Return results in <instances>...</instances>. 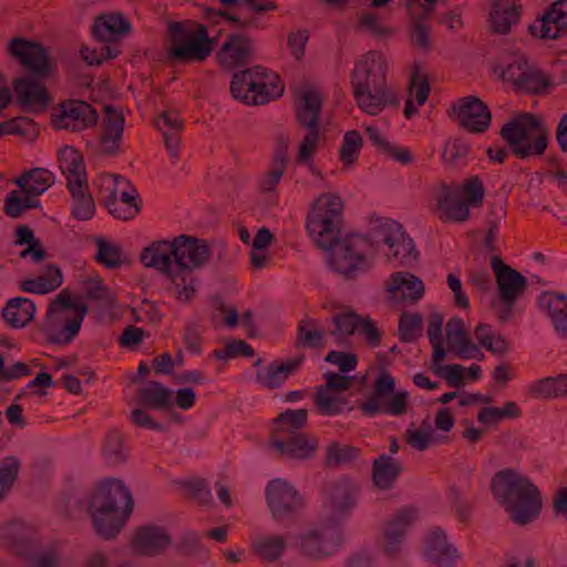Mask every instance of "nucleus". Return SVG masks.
<instances>
[{
    "mask_svg": "<svg viewBox=\"0 0 567 567\" xmlns=\"http://www.w3.org/2000/svg\"><path fill=\"white\" fill-rule=\"evenodd\" d=\"M343 206L338 194H321L308 213L306 227L316 245L329 251L331 270L344 279H353L371 269L374 252L367 237L351 235L339 239Z\"/></svg>",
    "mask_w": 567,
    "mask_h": 567,
    "instance_id": "obj_1",
    "label": "nucleus"
},
{
    "mask_svg": "<svg viewBox=\"0 0 567 567\" xmlns=\"http://www.w3.org/2000/svg\"><path fill=\"white\" fill-rule=\"evenodd\" d=\"M131 491L122 481L110 478L101 483L87 502L95 533L104 539L115 538L133 509Z\"/></svg>",
    "mask_w": 567,
    "mask_h": 567,
    "instance_id": "obj_2",
    "label": "nucleus"
},
{
    "mask_svg": "<svg viewBox=\"0 0 567 567\" xmlns=\"http://www.w3.org/2000/svg\"><path fill=\"white\" fill-rule=\"evenodd\" d=\"M491 489L515 524L526 525L538 517L542 495L529 477L513 468L502 470L493 476Z\"/></svg>",
    "mask_w": 567,
    "mask_h": 567,
    "instance_id": "obj_3",
    "label": "nucleus"
},
{
    "mask_svg": "<svg viewBox=\"0 0 567 567\" xmlns=\"http://www.w3.org/2000/svg\"><path fill=\"white\" fill-rule=\"evenodd\" d=\"M89 307L72 300L70 292L63 289L50 303L43 320L42 330L49 342L65 346L78 336Z\"/></svg>",
    "mask_w": 567,
    "mask_h": 567,
    "instance_id": "obj_4",
    "label": "nucleus"
},
{
    "mask_svg": "<svg viewBox=\"0 0 567 567\" xmlns=\"http://www.w3.org/2000/svg\"><path fill=\"white\" fill-rule=\"evenodd\" d=\"M499 134L519 158L542 155L548 144V130L532 113L516 115L503 125Z\"/></svg>",
    "mask_w": 567,
    "mask_h": 567,
    "instance_id": "obj_5",
    "label": "nucleus"
},
{
    "mask_svg": "<svg viewBox=\"0 0 567 567\" xmlns=\"http://www.w3.org/2000/svg\"><path fill=\"white\" fill-rule=\"evenodd\" d=\"M59 167L66 177V187L71 193L72 216L78 220H89L94 216L95 203L89 192L83 156L72 146L59 152Z\"/></svg>",
    "mask_w": 567,
    "mask_h": 567,
    "instance_id": "obj_6",
    "label": "nucleus"
},
{
    "mask_svg": "<svg viewBox=\"0 0 567 567\" xmlns=\"http://www.w3.org/2000/svg\"><path fill=\"white\" fill-rule=\"evenodd\" d=\"M175 262L183 284L178 288V300L189 301L197 289V279L194 271L205 267L212 256V250L205 239L189 235H179L173 238Z\"/></svg>",
    "mask_w": 567,
    "mask_h": 567,
    "instance_id": "obj_7",
    "label": "nucleus"
},
{
    "mask_svg": "<svg viewBox=\"0 0 567 567\" xmlns=\"http://www.w3.org/2000/svg\"><path fill=\"white\" fill-rule=\"evenodd\" d=\"M491 268L495 275L497 300L492 303L497 319L505 323L513 316V309L527 289V279L516 269L506 265L499 256H493Z\"/></svg>",
    "mask_w": 567,
    "mask_h": 567,
    "instance_id": "obj_8",
    "label": "nucleus"
},
{
    "mask_svg": "<svg viewBox=\"0 0 567 567\" xmlns=\"http://www.w3.org/2000/svg\"><path fill=\"white\" fill-rule=\"evenodd\" d=\"M268 75L261 66H255L236 72L230 82V92L234 99L246 104H265L270 99L278 97L284 86L268 82Z\"/></svg>",
    "mask_w": 567,
    "mask_h": 567,
    "instance_id": "obj_9",
    "label": "nucleus"
},
{
    "mask_svg": "<svg viewBox=\"0 0 567 567\" xmlns=\"http://www.w3.org/2000/svg\"><path fill=\"white\" fill-rule=\"evenodd\" d=\"M171 35L169 58L179 62L204 61L214 50V40L207 28L198 24L195 32L187 33L182 22L168 24Z\"/></svg>",
    "mask_w": 567,
    "mask_h": 567,
    "instance_id": "obj_10",
    "label": "nucleus"
},
{
    "mask_svg": "<svg viewBox=\"0 0 567 567\" xmlns=\"http://www.w3.org/2000/svg\"><path fill=\"white\" fill-rule=\"evenodd\" d=\"M395 380L383 371L374 382V391L371 396L359 405L360 411L367 416H375L379 413L400 416L406 413L409 393L401 391L394 393Z\"/></svg>",
    "mask_w": 567,
    "mask_h": 567,
    "instance_id": "obj_11",
    "label": "nucleus"
},
{
    "mask_svg": "<svg viewBox=\"0 0 567 567\" xmlns=\"http://www.w3.org/2000/svg\"><path fill=\"white\" fill-rule=\"evenodd\" d=\"M102 181L109 190L104 204L110 214L122 220L134 218L141 210V199L131 182L118 174H105Z\"/></svg>",
    "mask_w": 567,
    "mask_h": 567,
    "instance_id": "obj_12",
    "label": "nucleus"
},
{
    "mask_svg": "<svg viewBox=\"0 0 567 567\" xmlns=\"http://www.w3.org/2000/svg\"><path fill=\"white\" fill-rule=\"evenodd\" d=\"M372 231L377 240L383 241L389 247L388 258L396 260L403 267L415 264L419 252L401 224L392 219H378Z\"/></svg>",
    "mask_w": 567,
    "mask_h": 567,
    "instance_id": "obj_13",
    "label": "nucleus"
},
{
    "mask_svg": "<svg viewBox=\"0 0 567 567\" xmlns=\"http://www.w3.org/2000/svg\"><path fill=\"white\" fill-rule=\"evenodd\" d=\"M266 503L272 518L286 522L293 518L305 506L302 495L284 478H274L265 489Z\"/></svg>",
    "mask_w": 567,
    "mask_h": 567,
    "instance_id": "obj_14",
    "label": "nucleus"
},
{
    "mask_svg": "<svg viewBox=\"0 0 567 567\" xmlns=\"http://www.w3.org/2000/svg\"><path fill=\"white\" fill-rule=\"evenodd\" d=\"M140 260L144 267L155 269L167 277L175 286L176 297L178 298V288L183 284V277H179L175 262L173 239L153 241L142 250Z\"/></svg>",
    "mask_w": 567,
    "mask_h": 567,
    "instance_id": "obj_15",
    "label": "nucleus"
},
{
    "mask_svg": "<svg viewBox=\"0 0 567 567\" xmlns=\"http://www.w3.org/2000/svg\"><path fill=\"white\" fill-rule=\"evenodd\" d=\"M357 497L358 487L351 481L342 478L331 484L323 503L327 522L339 526L357 506Z\"/></svg>",
    "mask_w": 567,
    "mask_h": 567,
    "instance_id": "obj_16",
    "label": "nucleus"
},
{
    "mask_svg": "<svg viewBox=\"0 0 567 567\" xmlns=\"http://www.w3.org/2000/svg\"><path fill=\"white\" fill-rule=\"evenodd\" d=\"M342 543L339 526L327 523L300 536V550L303 555L321 559L334 554Z\"/></svg>",
    "mask_w": 567,
    "mask_h": 567,
    "instance_id": "obj_17",
    "label": "nucleus"
},
{
    "mask_svg": "<svg viewBox=\"0 0 567 567\" xmlns=\"http://www.w3.org/2000/svg\"><path fill=\"white\" fill-rule=\"evenodd\" d=\"M433 213L443 223H464L470 218V207L464 202L461 189L441 183L433 192Z\"/></svg>",
    "mask_w": 567,
    "mask_h": 567,
    "instance_id": "obj_18",
    "label": "nucleus"
},
{
    "mask_svg": "<svg viewBox=\"0 0 567 567\" xmlns=\"http://www.w3.org/2000/svg\"><path fill=\"white\" fill-rule=\"evenodd\" d=\"M452 110L457 117L458 125L470 133L482 134L491 126L489 109L475 95L458 99L453 103Z\"/></svg>",
    "mask_w": 567,
    "mask_h": 567,
    "instance_id": "obj_19",
    "label": "nucleus"
},
{
    "mask_svg": "<svg viewBox=\"0 0 567 567\" xmlns=\"http://www.w3.org/2000/svg\"><path fill=\"white\" fill-rule=\"evenodd\" d=\"M386 71L385 56L381 52L369 51L354 63L351 71V87L389 85Z\"/></svg>",
    "mask_w": 567,
    "mask_h": 567,
    "instance_id": "obj_20",
    "label": "nucleus"
},
{
    "mask_svg": "<svg viewBox=\"0 0 567 567\" xmlns=\"http://www.w3.org/2000/svg\"><path fill=\"white\" fill-rule=\"evenodd\" d=\"M8 51L33 75L43 78L50 73L49 54L40 43L24 38H13Z\"/></svg>",
    "mask_w": 567,
    "mask_h": 567,
    "instance_id": "obj_21",
    "label": "nucleus"
},
{
    "mask_svg": "<svg viewBox=\"0 0 567 567\" xmlns=\"http://www.w3.org/2000/svg\"><path fill=\"white\" fill-rule=\"evenodd\" d=\"M358 107L365 114L377 116L385 109L398 107L400 96L390 85L352 87Z\"/></svg>",
    "mask_w": 567,
    "mask_h": 567,
    "instance_id": "obj_22",
    "label": "nucleus"
},
{
    "mask_svg": "<svg viewBox=\"0 0 567 567\" xmlns=\"http://www.w3.org/2000/svg\"><path fill=\"white\" fill-rule=\"evenodd\" d=\"M416 517L414 507H403L384 524L382 550L386 556L395 557L401 551L406 530Z\"/></svg>",
    "mask_w": 567,
    "mask_h": 567,
    "instance_id": "obj_23",
    "label": "nucleus"
},
{
    "mask_svg": "<svg viewBox=\"0 0 567 567\" xmlns=\"http://www.w3.org/2000/svg\"><path fill=\"white\" fill-rule=\"evenodd\" d=\"M105 118L99 137V152L105 156H115L120 153L123 140L125 117L122 111L113 105H104Z\"/></svg>",
    "mask_w": 567,
    "mask_h": 567,
    "instance_id": "obj_24",
    "label": "nucleus"
},
{
    "mask_svg": "<svg viewBox=\"0 0 567 567\" xmlns=\"http://www.w3.org/2000/svg\"><path fill=\"white\" fill-rule=\"evenodd\" d=\"M97 123L95 109L84 101L71 100L63 103L61 113L54 120L56 128H65L72 132L94 126Z\"/></svg>",
    "mask_w": 567,
    "mask_h": 567,
    "instance_id": "obj_25",
    "label": "nucleus"
},
{
    "mask_svg": "<svg viewBox=\"0 0 567 567\" xmlns=\"http://www.w3.org/2000/svg\"><path fill=\"white\" fill-rule=\"evenodd\" d=\"M425 558L437 567H455L461 554L457 548L449 542L446 533L440 528H432L424 539Z\"/></svg>",
    "mask_w": 567,
    "mask_h": 567,
    "instance_id": "obj_26",
    "label": "nucleus"
},
{
    "mask_svg": "<svg viewBox=\"0 0 567 567\" xmlns=\"http://www.w3.org/2000/svg\"><path fill=\"white\" fill-rule=\"evenodd\" d=\"M270 444L276 451L288 458H311L318 450V439L309 433H291L271 436Z\"/></svg>",
    "mask_w": 567,
    "mask_h": 567,
    "instance_id": "obj_27",
    "label": "nucleus"
},
{
    "mask_svg": "<svg viewBox=\"0 0 567 567\" xmlns=\"http://www.w3.org/2000/svg\"><path fill=\"white\" fill-rule=\"evenodd\" d=\"M565 30H567L566 0L553 3L540 19L529 25L530 33L539 39H558Z\"/></svg>",
    "mask_w": 567,
    "mask_h": 567,
    "instance_id": "obj_28",
    "label": "nucleus"
},
{
    "mask_svg": "<svg viewBox=\"0 0 567 567\" xmlns=\"http://www.w3.org/2000/svg\"><path fill=\"white\" fill-rule=\"evenodd\" d=\"M386 290L393 302L415 303L423 297L425 288L413 274L399 271L390 276Z\"/></svg>",
    "mask_w": 567,
    "mask_h": 567,
    "instance_id": "obj_29",
    "label": "nucleus"
},
{
    "mask_svg": "<svg viewBox=\"0 0 567 567\" xmlns=\"http://www.w3.org/2000/svg\"><path fill=\"white\" fill-rule=\"evenodd\" d=\"M172 544L171 535L159 526L147 525L138 528L132 539L136 554L156 556L166 550Z\"/></svg>",
    "mask_w": 567,
    "mask_h": 567,
    "instance_id": "obj_30",
    "label": "nucleus"
},
{
    "mask_svg": "<svg viewBox=\"0 0 567 567\" xmlns=\"http://www.w3.org/2000/svg\"><path fill=\"white\" fill-rule=\"evenodd\" d=\"M132 29L131 22L122 12L103 13L94 20L92 32L104 44H114Z\"/></svg>",
    "mask_w": 567,
    "mask_h": 567,
    "instance_id": "obj_31",
    "label": "nucleus"
},
{
    "mask_svg": "<svg viewBox=\"0 0 567 567\" xmlns=\"http://www.w3.org/2000/svg\"><path fill=\"white\" fill-rule=\"evenodd\" d=\"M252 42L244 34H230L217 53L219 63L234 69L248 62L252 55Z\"/></svg>",
    "mask_w": 567,
    "mask_h": 567,
    "instance_id": "obj_32",
    "label": "nucleus"
},
{
    "mask_svg": "<svg viewBox=\"0 0 567 567\" xmlns=\"http://www.w3.org/2000/svg\"><path fill=\"white\" fill-rule=\"evenodd\" d=\"M538 303L549 318L556 334L567 338V295L546 291L539 296Z\"/></svg>",
    "mask_w": 567,
    "mask_h": 567,
    "instance_id": "obj_33",
    "label": "nucleus"
},
{
    "mask_svg": "<svg viewBox=\"0 0 567 567\" xmlns=\"http://www.w3.org/2000/svg\"><path fill=\"white\" fill-rule=\"evenodd\" d=\"M446 339L451 350L463 359H474L481 353L480 348L468 337L462 318H451L445 327Z\"/></svg>",
    "mask_w": 567,
    "mask_h": 567,
    "instance_id": "obj_34",
    "label": "nucleus"
},
{
    "mask_svg": "<svg viewBox=\"0 0 567 567\" xmlns=\"http://www.w3.org/2000/svg\"><path fill=\"white\" fill-rule=\"evenodd\" d=\"M17 101L22 106L43 111L50 104V97L44 85L29 79L19 78L13 82Z\"/></svg>",
    "mask_w": 567,
    "mask_h": 567,
    "instance_id": "obj_35",
    "label": "nucleus"
},
{
    "mask_svg": "<svg viewBox=\"0 0 567 567\" xmlns=\"http://www.w3.org/2000/svg\"><path fill=\"white\" fill-rule=\"evenodd\" d=\"M305 357L301 354L297 358L289 359L285 362H271L256 373L257 382L267 389H277L291 375L303 362Z\"/></svg>",
    "mask_w": 567,
    "mask_h": 567,
    "instance_id": "obj_36",
    "label": "nucleus"
},
{
    "mask_svg": "<svg viewBox=\"0 0 567 567\" xmlns=\"http://www.w3.org/2000/svg\"><path fill=\"white\" fill-rule=\"evenodd\" d=\"M156 127L163 133V138L171 156L178 159L179 133L184 128V122L175 110L163 111L157 120Z\"/></svg>",
    "mask_w": 567,
    "mask_h": 567,
    "instance_id": "obj_37",
    "label": "nucleus"
},
{
    "mask_svg": "<svg viewBox=\"0 0 567 567\" xmlns=\"http://www.w3.org/2000/svg\"><path fill=\"white\" fill-rule=\"evenodd\" d=\"M35 303L24 297L11 298L1 311L4 322L12 329H21L28 326L34 318Z\"/></svg>",
    "mask_w": 567,
    "mask_h": 567,
    "instance_id": "obj_38",
    "label": "nucleus"
},
{
    "mask_svg": "<svg viewBox=\"0 0 567 567\" xmlns=\"http://www.w3.org/2000/svg\"><path fill=\"white\" fill-rule=\"evenodd\" d=\"M527 395L537 400H555L567 396V372L538 379L527 386Z\"/></svg>",
    "mask_w": 567,
    "mask_h": 567,
    "instance_id": "obj_39",
    "label": "nucleus"
},
{
    "mask_svg": "<svg viewBox=\"0 0 567 567\" xmlns=\"http://www.w3.org/2000/svg\"><path fill=\"white\" fill-rule=\"evenodd\" d=\"M519 18L520 10L514 0H496L489 14L491 28L496 33L506 34Z\"/></svg>",
    "mask_w": 567,
    "mask_h": 567,
    "instance_id": "obj_40",
    "label": "nucleus"
},
{
    "mask_svg": "<svg viewBox=\"0 0 567 567\" xmlns=\"http://www.w3.org/2000/svg\"><path fill=\"white\" fill-rule=\"evenodd\" d=\"M11 550L29 559L34 567H55L59 563V556L55 549L48 548L40 553H34L33 543L29 538L12 539Z\"/></svg>",
    "mask_w": 567,
    "mask_h": 567,
    "instance_id": "obj_41",
    "label": "nucleus"
},
{
    "mask_svg": "<svg viewBox=\"0 0 567 567\" xmlns=\"http://www.w3.org/2000/svg\"><path fill=\"white\" fill-rule=\"evenodd\" d=\"M140 402L148 409L168 410L173 406V391L157 381H150L137 391Z\"/></svg>",
    "mask_w": 567,
    "mask_h": 567,
    "instance_id": "obj_42",
    "label": "nucleus"
},
{
    "mask_svg": "<svg viewBox=\"0 0 567 567\" xmlns=\"http://www.w3.org/2000/svg\"><path fill=\"white\" fill-rule=\"evenodd\" d=\"M14 183L25 195L40 196L54 184V176L50 171L38 167L23 173Z\"/></svg>",
    "mask_w": 567,
    "mask_h": 567,
    "instance_id": "obj_43",
    "label": "nucleus"
},
{
    "mask_svg": "<svg viewBox=\"0 0 567 567\" xmlns=\"http://www.w3.org/2000/svg\"><path fill=\"white\" fill-rule=\"evenodd\" d=\"M302 104L297 110V122L310 130H319L318 122L321 112V96L313 90H305L301 94Z\"/></svg>",
    "mask_w": 567,
    "mask_h": 567,
    "instance_id": "obj_44",
    "label": "nucleus"
},
{
    "mask_svg": "<svg viewBox=\"0 0 567 567\" xmlns=\"http://www.w3.org/2000/svg\"><path fill=\"white\" fill-rule=\"evenodd\" d=\"M401 471V465L394 458L382 454L373 462L372 480L379 488L389 489L396 481Z\"/></svg>",
    "mask_w": 567,
    "mask_h": 567,
    "instance_id": "obj_45",
    "label": "nucleus"
},
{
    "mask_svg": "<svg viewBox=\"0 0 567 567\" xmlns=\"http://www.w3.org/2000/svg\"><path fill=\"white\" fill-rule=\"evenodd\" d=\"M308 411L306 409L291 410L281 412L274 420L271 436H281L291 433H300L307 425Z\"/></svg>",
    "mask_w": 567,
    "mask_h": 567,
    "instance_id": "obj_46",
    "label": "nucleus"
},
{
    "mask_svg": "<svg viewBox=\"0 0 567 567\" xmlns=\"http://www.w3.org/2000/svg\"><path fill=\"white\" fill-rule=\"evenodd\" d=\"M63 282L62 272L56 266H49L44 275L35 279H27L20 282V289L24 292L44 295L58 289Z\"/></svg>",
    "mask_w": 567,
    "mask_h": 567,
    "instance_id": "obj_47",
    "label": "nucleus"
},
{
    "mask_svg": "<svg viewBox=\"0 0 567 567\" xmlns=\"http://www.w3.org/2000/svg\"><path fill=\"white\" fill-rule=\"evenodd\" d=\"M251 546L260 559L275 561L282 555L286 542L280 535L258 536L252 540Z\"/></svg>",
    "mask_w": 567,
    "mask_h": 567,
    "instance_id": "obj_48",
    "label": "nucleus"
},
{
    "mask_svg": "<svg viewBox=\"0 0 567 567\" xmlns=\"http://www.w3.org/2000/svg\"><path fill=\"white\" fill-rule=\"evenodd\" d=\"M297 346L305 348H322L324 346V330L315 319H302L297 328Z\"/></svg>",
    "mask_w": 567,
    "mask_h": 567,
    "instance_id": "obj_49",
    "label": "nucleus"
},
{
    "mask_svg": "<svg viewBox=\"0 0 567 567\" xmlns=\"http://www.w3.org/2000/svg\"><path fill=\"white\" fill-rule=\"evenodd\" d=\"M82 298L101 302L103 306H113L116 301L115 295L104 285L100 276L87 278L82 281Z\"/></svg>",
    "mask_w": 567,
    "mask_h": 567,
    "instance_id": "obj_50",
    "label": "nucleus"
},
{
    "mask_svg": "<svg viewBox=\"0 0 567 567\" xmlns=\"http://www.w3.org/2000/svg\"><path fill=\"white\" fill-rule=\"evenodd\" d=\"M332 321L334 329L331 330L330 334L337 346H344L347 338L359 329L361 319L354 313H339L333 317Z\"/></svg>",
    "mask_w": 567,
    "mask_h": 567,
    "instance_id": "obj_51",
    "label": "nucleus"
},
{
    "mask_svg": "<svg viewBox=\"0 0 567 567\" xmlns=\"http://www.w3.org/2000/svg\"><path fill=\"white\" fill-rule=\"evenodd\" d=\"M316 408L322 415H337L342 413L348 405V399L334 392L317 390L315 395Z\"/></svg>",
    "mask_w": 567,
    "mask_h": 567,
    "instance_id": "obj_52",
    "label": "nucleus"
},
{
    "mask_svg": "<svg viewBox=\"0 0 567 567\" xmlns=\"http://www.w3.org/2000/svg\"><path fill=\"white\" fill-rule=\"evenodd\" d=\"M9 134L22 136L29 141H33L39 134V128L31 118L20 116L8 120L0 124V136Z\"/></svg>",
    "mask_w": 567,
    "mask_h": 567,
    "instance_id": "obj_53",
    "label": "nucleus"
},
{
    "mask_svg": "<svg viewBox=\"0 0 567 567\" xmlns=\"http://www.w3.org/2000/svg\"><path fill=\"white\" fill-rule=\"evenodd\" d=\"M286 167L285 155H275L271 169L265 172L257 182L259 192L264 194L274 192L286 172Z\"/></svg>",
    "mask_w": 567,
    "mask_h": 567,
    "instance_id": "obj_54",
    "label": "nucleus"
},
{
    "mask_svg": "<svg viewBox=\"0 0 567 567\" xmlns=\"http://www.w3.org/2000/svg\"><path fill=\"white\" fill-rule=\"evenodd\" d=\"M96 247L97 251L95 255V259L101 265L105 266L109 269H115L123 264V252L117 245L110 243L103 238H96Z\"/></svg>",
    "mask_w": 567,
    "mask_h": 567,
    "instance_id": "obj_55",
    "label": "nucleus"
},
{
    "mask_svg": "<svg viewBox=\"0 0 567 567\" xmlns=\"http://www.w3.org/2000/svg\"><path fill=\"white\" fill-rule=\"evenodd\" d=\"M103 455L109 464H123L128 454L123 446V437L117 431H110L105 437Z\"/></svg>",
    "mask_w": 567,
    "mask_h": 567,
    "instance_id": "obj_56",
    "label": "nucleus"
},
{
    "mask_svg": "<svg viewBox=\"0 0 567 567\" xmlns=\"http://www.w3.org/2000/svg\"><path fill=\"white\" fill-rule=\"evenodd\" d=\"M38 196L27 195L24 199L20 197L18 190H11L4 200V213L11 218L21 216L24 209L40 207Z\"/></svg>",
    "mask_w": 567,
    "mask_h": 567,
    "instance_id": "obj_57",
    "label": "nucleus"
},
{
    "mask_svg": "<svg viewBox=\"0 0 567 567\" xmlns=\"http://www.w3.org/2000/svg\"><path fill=\"white\" fill-rule=\"evenodd\" d=\"M80 53L89 65H101L103 62L116 58L120 54V49L116 44L101 43L99 48L93 49L83 45Z\"/></svg>",
    "mask_w": 567,
    "mask_h": 567,
    "instance_id": "obj_58",
    "label": "nucleus"
},
{
    "mask_svg": "<svg viewBox=\"0 0 567 567\" xmlns=\"http://www.w3.org/2000/svg\"><path fill=\"white\" fill-rule=\"evenodd\" d=\"M362 147V137L358 131H349L344 134L339 151L340 161L344 166L352 165L359 157Z\"/></svg>",
    "mask_w": 567,
    "mask_h": 567,
    "instance_id": "obj_59",
    "label": "nucleus"
},
{
    "mask_svg": "<svg viewBox=\"0 0 567 567\" xmlns=\"http://www.w3.org/2000/svg\"><path fill=\"white\" fill-rule=\"evenodd\" d=\"M422 331V316L402 312L399 320V337L402 342H413Z\"/></svg>",
    "mask_w": 567,
    "mask_h": 567,
    "instance_id": "obj_60",
    "label": "nucleus"
},
{
    "mask_svg": "<svg viewBox=\"0 0 567 567\" xmlns=\"http://www.w3.org/2000/svg\"><path fill=\"white\" fill-rule=\"evenodd\" d=\"M358 455L357 447L333 442L327 447L326 462L329 466H339L352 462Z\"/></svg>",
    "mask_w": 567,
    "mask_h": 567,
    "instance_id": "obj_61",
    "label": "nucleus"
},
{
    "mask_svg": "<svg viewBox=\"0 0 567 567\" xmlns=\"http://www.w3.org/2000/svg\"><path fill=\"white\" fill-rule=\"evenodd\" d=\"M19 470L20 461L14 456H8L0 463V501L16 482Z\"/></svg>",
    "mask_w": 567,
    "mask_h": 567,
    "instance_id": "obj_62",
    "label": "nucleus"
},
{
    "mask_svg": "<svg viewBox=\"0 0 567 567\" xmlns=\"http://www.w3.org/2000/svg\"><path fill=\"white\" fill-rule=\"evenodd\" d=\"M548 84L549 80L539 70L529 66L522 81L515 89L527 93L537 94L544 91Z\"/></svg>",
    "mask_w": 567,
    "mask_h": 567,
    "instance_id": "obj_63",
    "label": "nucleus"
},
{
    "mask_svg": "<svg viewBox=\"0 0 567 567\" xmlns=\"http://www.w3.org/2000/svg\"><path fill=\"white\" fill-rule=\"evenodd\" d=\"M461 193L468 207H480L483 204L485 189L482 181L477 176L467 179L463 184Z\"/></svg>",
    "mask_w": 567,
    "mask_h": 567,
    "instance_id": "obj_64",
    "label": "nucleus"
}]
</instances>
